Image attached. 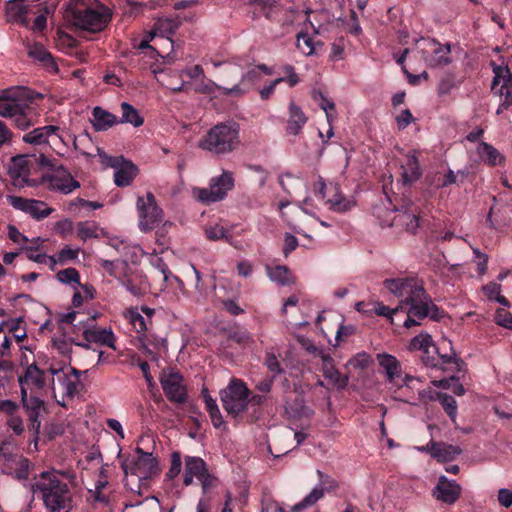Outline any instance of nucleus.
<instances>
[{
	"mask_svg": "<svg viewBox=\"0 0 512 512\" xmlns=\"http://www.w3.org/2000/svg\"><path fill=\"white\" fill-rule=\"evenodd\" d=\"M23 141L33 145L47 144L52 153H41L36 159L37 164L45 169L40 183L50 190L64 191V165L55 157H61L64 147V140L61 128L55 125H47L26 133Z\"/></svg>",
	"mask_w": 512,
	"mask_h": 512,
	"instance_id": "nucleus-1",
	"label": "nucleus"
},
{
	"mask_svg": "<svg viewBox=\"0 0 512 512\" xmlns=\"http://www.w3.org/2000/svg\"><path fill=\"white\" fill-rule=\"evenodd\" d=\"M384 286L400 299L398 306L407 315L403 323L406 328L419 325L418 320L427 316L436 318L438 308L418 279L413 277L386 279Z\"/></svg>",
	"mask_w": 512,
	"mask_h": 512,
	"instance_id": "nucleus-2",
	"label": "nucleus"
},
{
	"mask_svg": "<svg viewBox=\"0 0 512 512\" xmlns=\"http://www.w3.org/2000/svg\"><path fill=\"white\" fill-rule=\"evenodd\" d=\"M97 316V312H66V325H71L69 331L66 329V334H70V342L86 349L90 348V343H96L115 350V336L112 329L101 328L95 325L94 322Z\"/></svg>",
	"mask_w": 512,
	"mask_h": 512,
	"instance_id": "nucleus-3",
	"label": "nucleus"
},
{
	"mask_svg": "<svg viewBox=\"0 0 512 512\" xmlns=\"http://www.w3.org/2000/svg\"><path fill=\"white\" fill-rule=\"evenodd\" d=\"M36 98H42V94L36 93L26 87H10L0 91V116L10 118L21 130L32 126L37 119V113L33 107Z\"/></svg>",
	"mask_w": 512,
	"mask_h": 512,
	"instance_id": "nucleus-4",
	"label": "nucleus"
},
{
	"mask_svg": "<svg viewBox=\"0 0 512 512\" xmlns=\"http://www.w3.org/2000/svg\"><path fill=\"white\" fill-rule=\"evenodd\" d=\"M112 11L98 0L66 1V21L76 28L97 33L111 21Z\"/></svg>",
	"mask_w": 512,
	"mask_h": 512,
	"instance_id": "nucleus-5",
	"label": "nucleus"
},
{
	"mask_svg": "<svg viewBox=\"0 0 512 512\" xmlns=\"http://www.w3.org/2000/svg\"><path fill=\"white\" fill-rule=\"evenodd\" d=\"M240 145L239 127L235 123H219L200 139L198 147L214 155L233 152Z\"/></svg>",
	"mask_w": 512,
	"mask_h": 512,
	"instance_id": "nucleus-6",
	"label": "nucleus"
},
{
	"mask_svg": "<svg viewBox=\"0 0 512 512\" xmlns=\"http://www.w3.org/2000/svg\"><path fill=\"white\" fill-rule=\"evenodd\" d=\"M61 472H42L39 480L32 485L33 493H40L49 512H61L64 508V488L58 475Z\"/></svg>",
	"mask_w": 512,
	"mask_h": 512,
	"instance_id": "nucleus-7",
	"label": "nucleus"
},
{
	"mask_svg": "<svg viewBox=\"0 0 512 512\" xmlns=\"http://www.w3.org/2000/svg\"><path fill=\"white\" fill-rule=\"evenodd\" d=\"M422 362L431 369H440L443 372H459L462 361L451 348V342L443 339L438 346L422 353Z\"/></svg>",
	"mask_w": 512,
	"mask_h": 512,
	"instance_id": "nucleus-8",
	"label": "nucleus"
},
{
	"mask_svg": "<svg viewBox=\"0 0 512 512\" xmlns=\"http://www.w3.org/2000/svg\"><path fill=\"white\" fill-rule=\"evenodd\" d=\"M250 390L240 379H232L228 386L220 391V400L224 410L232 417H238L249 403Z\"/></svg>",
	"mask_w": 512,
	"mask_h": 512,
	"instance_id": "nucleus-9",
	"label": "nucleus"
},
{
	"mask_svg": "<svg viewBox=\"0 0 512 512\" xmlns=\"http://www.w3.org/2000/svg\"><path fill=\"white\" fill-rule=\"evenodd\" d=\"M96 151L103 167H111L114 169V183L116 186L127 187L131 185L138 174V168L136 165L125 159L123 156H110L99 147L96 148Z\"/></svg>",
	"mask_w": 512,
	"mask_h": 512,
	"instance_id": "nucleus-10",
	"label": "nucleus"
},
{
	"mask_svg": "<svg viewBox=\"0 0 512 512\" xmlns=\"http://www.w3.org/2000/svg\"><path fill=\"white\" fill-rule=\"evenodd\" d=\"M66 287L72 292L69 311H83L81 307L95 297V288L88 282L81 283L75 268H66Z\"/></svg>",
	"mask_w": 512,
	"mask_h": 512,
	"instance_id": "nucleus-11",
	"label": "nucleus"
},
{
	"mask_svg": "<svg viewBox=\"0 0 512 512\" xmlns=\"http://www.w3.org/2000/svg\"><path fill=\"white\" fill-rule=\"evenodd\" d=\"M233 187V174L228 171H223L220 176L211 179L209 188L195 189L194 195L203 203L217 202L224 199L227 192Z\"/></svg>",
	"mask_w": 512,
	"mask_h": 512,
	"instance_id": "nucleus-12",
	"label": "nucleus"
},
{
	"mask_svg": "<svg viewBox=\"0 0 512 512\" xmlns=\"http://www.w3.org/2000/svg\"><path fill=\"white\" fill-rule=\"evenodd\" d=\"M494 78L491 89L500 97L499 108L496 113L512 106V74L507 66H494Z\"/></svg>",
	"mask_w": 512,
	"mask_h": 512,
	"instance_id": "nucleus-13",
	"label": "nucleus"
},
{
	"mask_svg": "<svg viewBox=\"0 0 512 512\" xmlns=\"http://www.w3.org/2000/svg\"><path fill=\"white\" fill-rule=\"evenodd\" d=\"M137 210L139 214V228L143 232L152 230L162 219V210L156 203L155 196L148 192L145 197H138Z\"/></svg>",
	"mask_w": 512,
	"mask_h": 512,
	"instance_id": "nucleus-14",
	"label": "nucleus"
},
{
	"mask_svg": "<svg viewBox=\"0 0 512 512\" xmlns=\"http://www.w3.org/2000/svg\"><path fill=\"white\" fill-rule=\"evenodd\" d=\"M194 478L200 481L203 493H206L213 486L215 480V478L208 473L203 459L195 456H187L185 458L184 485H191Z\"/></svg>",
	"mask_w": 512,
	"mask_h": 512,
	"instance_id": "nucleus-15",
	"label": "nucleus"
},
{
	"mask_svg": "<svg viewBox=\"0 0 512 512\" xmlns=\"http://www.w3.org/2000/svg\"><path fill=\"white\" fill-rule=\"evenodd\" d=\"M421 52L430 67H442L451 63L450 44H441L435 39L422 38Z\"/></svg>",
	"mask_w": 512,
	"mask_h": 512,
	"instance_id": "nucleus-16",
	"label": "nucleus"
},
{
	"mask_svg": "<svg viewBox=\"0 0 512 512\" xmlns=\"http://www.w3.org/2000/svg\"><path fill=\"white\" fill-rule=\"evenodd\" d=\"M395 216L391 226L403 227L406 231L414 233L419 227L420 211L411 200L403 199L402 203L395 207Z\"/></svg>",
	"mask_w": 512,
	"mask_h": 512,
	"instance_id": "nucleus-17",
	"label": "nucleus"
},
{
	"mask_svg": "<svg viewBox=\"0 0 512 512\" xmlns=\"http://www.w3.org/2000/svg\"><path fill=\"white\" fill-rule=\"evenodd\" d=\"M317 475L319 483L299 503L292 506V512H298L313 506L324 496L325 492L333 491L338 487L337 482L321 470H317Z\"/></svg>",
	"mask_w": 512,
	"mask_h": 512,
	"instance_id": "nucleus-18",
	"label": "nucleus"
},
{
	"mask_svg": "<svg viewBox=\"0 0 512 512\" xmlns=\"http://www.w3.org/2000/svg\"><path fill=\"white\" fill-rule=\"evenodd\" d=\"M160 384L169 401L182 404L187 400V390L181 374L164 372L160 377Z\"/></svg>",
	"mask_w": 512,
	"mask_h": 512,
	"instance_id": "nucleus-19",
	"label": "nucleus"
},
{
	"mask_svg": "<svg viewBox=\"0 0 512 512\" xmlns=\"http://www.w3.org/2000/svg\"><path fill=\"white\" fill-rule=\"evenodd\" d=\"M7 201L16 210L25 212L36 220L44 219L52 212V209L40 200L27 199L20 196H8Z\"/></svg>",
	"mask_w": 512,
	"mask_h": 512,
	"instance_id": "nucleus-20",
	"label": "nucleus"
},
{
	"mask_svg": "<svg viewBox=\"0 0 512 512\" xmlns=\"http://www.w3.org/2000/svg\"><path fill=\"white\" fill-rule=\"evenodd\" d=\"M8 174L13 186L17 188L36 186V182L29 178V166L25 156H17L12 159Z\"/></svg>",
	"mask_w": 512,
	"mask_h": 512,
	"instance_id": "nucleus-21",
	"label": "nucleus"
},
{
	"mask_svg": "<svg viewBox=\"0 0 512 512\" xmlns=\"http://www.w3.org/2000/svg\"><path fill=\"white\" fill-rule=\"evenodd\" d=\"M19 385L21 394L39 393L45 385L44 372L35 363L28 365L24 374L19 377Z\"/></svg>",
	"mask_w": 512,
	"mask_h": 512,
	"instance_id": "nucleus-22",
	"label": "nucleus"
},
{
	"mask_svg": "<svg viewBox=\"0 0 512 512\" xmlns=\"http://www.w3.org/2000/svg\"><path fill=\"white\" fill-rule=\"evenodd\" d=\"M21 400L26 409L30 421L29 429L35 434H39L41 421L39 419L44 410V403L38 397V393L21 394Z\"/></svg>",
	"mask_w": 512,
	"mask_h": 512,
	"instance_id": "nucleus-23",
	"label": "nucleus"
},
{
	"mask_svg": "<svg viewBox=\"0 0 512 512\" xmlns=\"http://www.w3.org/2000/svg\"><path fill=\"white\" fill-rule=\"evenodd\" d=\"M137 453H139V456L130 469L131 473L140 480H146L156 475L158 473V461L153 454L144 452L140 448H137Z\"/></svg>",
	"mask_w": 512,
	"mask_h": 512,
	"instance_id": "nucleus-24",
	"label": "nucleus"
},
{
	"mask_svg": "<svg viewBox=\"0 0 512 512\" xmlns=\"http://www.w3.org/2000/svg\"><path fill=\"white\" fill-rule=\"evenodd\" d=\"M461 491V486L455 480H449L442 475L433 490V496L445 504L452 505L459 499Z\"/></svg>",
	"mask_w": 512,
	"mask_h": 512,
	"instance_id": "nucleus-25",
	"label": "nucleus"
},
{
	"mask_svg": "<svg viewBox=\"0 0 512 512\" xmlns=\"http://www.w3.org/2000/svg\"><path fill=\"white\" fill-rule=\"evenodd\" d=\"M322 373L326 380L338 390H343L347 387L349 382L348 375L341 374L335 367L334 360L330 355H322Z\"/></svg>",
	"mask_w": 512,
	"mask_h": 512,
	"instance_id": "nucleus-26",
	"label": "nucleus"
},
{
	"mask_svg": "<svg viewBox=\"0 0 512 512\" xmlns=\"http://www.w3.org/2000/svg\"><path fill=\"white\" fill-rule=\"evenodd\" d=\"M118 281L134 296H139L143 292L145 279L137 269L129 264L128 268L121 273Z\"/></svg>",
	"mask_w": 512,
	"mask_h": 512,
	"instance_id": "nucleus-27",
	"label": "nucleus"
},
{
	"mask_svg": "<svg viewBox=\"0 0 512 512\" xmlns=\"http://www.w3.org/2000/svg\"><path fill=\"white\" fill-rule=\"evenodd\" d=\"M377 362L384 372L387 382L394 384L401 379V364L395 356L387 353L378 354Z\"/></svg>",
	"mask_w": 512,
	"mask_h": 512,
	"instance_id": "nucleus-28",
	"label": "nucleus"
},
{
	"mask_svg": "<svg viewBox=\"0 0 512 512\" xmlns=\"http://www.w3.org/2000/svg\"><path fill=\"white\" fill-rule=\"evenodd\" d=\"M28 55L33 60L40 62L49 73L57 74L59 72L54 58L42 44L34 43L30 45Z\"/></svg>",
	"mask_w": 512,
	"mask_h": 512,
	"instance_id": "nucleus-29",
	"label": "nucleus"
},
{
	"mask_svg": "<svg viewBox=\"0 0 512 512\" xmlns=\"http://www.w3.org/2000/svg\"><path fill=\"white\" fill-rule=\"evenodd\" d=\"M86 375L87 370L80 371L71 367L70 373L66 375V396H80L86 391Z\"/></svg>",
	"mask_w": 512,
	"mask_h": 512,
	"instance_id": "nucleus-30",
	"label": "nucleus"
},
{
	"mask_svg": "<svg viewBox=\"0 0 512 512\" xmlns=\"http://www.w3.org/2000/svg\"><path fill=\"white\" fill-rule=\"evenodd\" d=\"M289 117L287 121L286 131L290 135H297L300 133L304 125L307 123V116L302 109L297 106L293 101L290 102L288 107Z\"/></svg>",
	"mask_w": 512,
	"mask_h": 512,
	"instance_id": "nucleus-31",
	"label": "nucleus"
},
{
	"mask_svg": "<svg viewBox=\"0 0 512 512\" xmlns=\"http://www.w3.org/2000/svg\"><path fill=\"white\" fill-rule=\"evenodd\" d=\"M285 412L291 420H309L313 410L306 406L302 397H296L285 405Z\"/></svg>",
	"mask_w": 512,
	"mask_h": 512,
	"instance_id": "nucleus-32",
	"label": "nucleus"
},
{
	"mask_svg": "<svg viewBox=\"0 0 512 512\" xmlns=\"http://www.w3.org/2000/svg\"><path fill=\"white\" fill-rule=\"evenodd\" d=\"M421 177V169L416 156H407L401 165V181L404 186L411 185Z\"/></svg>",
	"mask_w": 512,
	"mask_h": 512,
	"instance_id": "nucleus-33",
	"label": "nucleus"
},
{
	"mask_svg": "<svg viewBox=\"0 0 512 512\" xmlns=\"http://www.w3.org/2000/svg\"><path fill=\"white\" fill-rule=\"evenodd\" d=\"M91 123L96 131H106L118 123L117 117L100 106L92 111Z\"/></svg>",
	"mask_w": 512,
	"mask_h": 512,
	"instance_id": "nucleus-34",
	"label": "nucleus"
},
{
	"mask_svg": "<svg viewBox=\"0 0 512 512\" xmlns=\"http://www.w3.org/2000/svg\"><path fill=\"white\" fill-rule=\"evenodd\" d=\"M426 450L429 451L433 457L443 462L453 460L461 453V449L456 446L433 441L427 445Z\"/></svg>",
	"mask_w": 512,
	"mask_h": 512,
	"instance_id": "nucleus-35",
	"label": "nucleus"
},
{
	"mask_svg": "<svg viewBox=\"0 0 512 512\" xmlns=\"http://www.w3.org/2000/svg\"><path fill=\"white\" fill-rule=\"evenodd\" d=\"M6 16L9 22H15L24 26L28 25L27 14L28 6L17 2V0H9L6 4Z\"/></svg>",
	"mask_w": 512,
	"mask_h": 512,
	"instance_id": "nucleus-36",
	"label": "nucleus"
},
{
	"mask_svg": "<svg viewBox=\"0 0 512 512\" xmlns=\"http://www.w3.org/2000/svg\"><path fill=\"white\" fill-rule=\"evenodd\" d=\"M476 150L481 160L490 166L501 165L505 160V157L487 142H480Z\"/></svg>",
	"mask_w": 512,
	"mask_h": 512,
	"instance_id": "nucleus-37",
	"label": "nucleus"
},
{
	"mask_svg": "<svg viewBox=\"0 0 512 512\" xmlns=\"http://www.w3.org/2000/svg\"><path fill=\"white\" fill-rule=\"evenodd\" d=\"M216 90H221L224 95H235L241 96L246 93V89L240 87V84H236L231 88H225L219 86L213 81H208L207 83L200 84L196 87V91L201 94H213Z\"/></svg>",
	"mask_w": 512,
	"mask_h": 512,
	"instance_id": "nucleus-38",
	"label": "nucleus"
},
{
	"mask_svg": "<svg viewBox=\"0 0 512 512\" xmlns=\"http://www.w3.org/2000/svg\"><path fill=\"white\" fill-rule=\"evenodd\" d=\"M103 205L96 201H87L83 198L72 200L67 207L70 214L74 216H84L85 212H90L101 208Z\"/></svg>",
	"mask_w": 512,
	"mask_h": 512,
	"instance_id": "nucleus-39",
	"label": "nucleus"
},
{
	"mask_svg": "<svg viewBox=\"0 0 512 512\" xmlns=\"http://www.w3.org/2000/svg\"><path fill=\"white\" fill-rule=\"evenodd\" d=\"M331 188L334 191V195L327 200L330 205V209L337 212H346L355 205L354 200L346 198L339 192L338 186H333Z\"/></svg>",
	"mask_w": 512,
	"mask_h": 512,
	"instance_id": "nucleus-40",
	"label": "nucleus"
},
{
	"mask_svg": "<svg viewBox=\"0 0 512 512\" xmlns=\"http://www.w3.org/2000/svg\"><path fill=\"white\" fill-rule=\"evenodd\" d=\"M266 270H267V275L272 282H275L282 286L289 285V284L293 283V279L290 274V271L288 270V268L286 266H281V265H278L275 267L267 266Z\"/></svg>",
	"mask_w": 512,
	"mask_h": 512,
	"instance_id": "nucleus-41",
	"label": "nucleus"
},
{
	"mask_svg": "<svg viewBox=\"0 0 512 512\" xmlns=\"http://www.w3.org/2000/svg\"><path fill=\"white\" fill-rule=\"evenodd\" d=\"M121 109L122 116L120 120H118V123H129L134 127H140L143 124V118L140 116L138 110L131 104L123 102L121 104Z\"/></svg>",
	"mask_w": 512,
	"mask_h": 512,
	"instance_id": "nucleus-42",
	"label": "nucleus"
},
{
	"mask_svg": "<svg viewBox=\"0 0 512 512\" xmlns=\"http://www.w3.org/2000/svg\"><path fill=\"white\" fill-rule=\"evenodd\" d=\"M98 263L106 273L117 280L119 279L121 273L128 268V262L126 260L117 259L110 261L106 259H99Z\"/></svg>",
	"mask_w": 512,
	"mask_h": 512,
	"instance_id": "nucleus-43",
	"label": "nucleus"
},
{
	"mask_svg": "<svg viewBox=\"0 0 512 512\" xmlns=\"http://www.w3.org/2000/svg\"><path fill=\"white\" fill-rule=\"evenodd\" d=\"M436 397L439 400V402L441 403L445 412L451 418V420L455 421L456 416H457L458 407H457V402L454 399V397H452L449 394L442 393V392H437Z\"/></svg>",
	"mask_w": 512,
	"mask_h": 512,
	"instance_id": "nucleus-44",
	"label": "nucleus"
},
{
	"mask_svg": "<svg viewBox=\"0 0 512 512\" xmlns=\"http://www.w3.org/2000/svg\"><path fill=\"white\" fill-rule=\"evenodd\" d=\"M435 345L433 344L432 338L429 334L421 333L410 341L409 349L410 350H419L422 353H427L429 349H433Z\"/></svg>",
	"mask_w": 512,
	"mask_h": 512,
	"instance_id": "nucleus-45",
	"label": "nucleus"
},
{
	"mask_svg": "<svg viewBox=\"0 0 512 512\" xmlns=\"http://www.w3.org/2000/svg\"><path fill=\"white\" fill-rule=\"evenodd\" d=\"M76 230L78 237L85 241L97 237L98 224L94 221L78 222Z\"/></svg>",
	"mask_w": 512,
	"mask_h": 512,
	"instance_id": "nucleus-46",
	"label": "nucleus"
},
{
	"mask_svg": "<svg viewBox=\"0 0 512 512\" xmlns=\"http://www.w3.org/2000/svg\"><path fill=\"white\" fill-rule=\"evenodd\" d=\"M459 85L460 80H458L454 74L447 73L440 79L438 85V94L441 96L448 95L451 93L453 89L457 88Z\"/></svg>",
	"mask_w": 512,
	"mask_h": 512,
	"instance_id": "nucleus-47",
	"label": "nucleus"
},
{
	"mask_svg": "<svg viewBox=\"0 0 512 512\" xmlns=\"http://www.w3.org/2000/svg\"><path fill=\"white\" fill-rule=\"evenodd\" d=\"M102 457L101 453L98 449L92 448L85 456L84 459L78 460V466L82 469H89L92 467H97L101 464Z\"/></svg>",
	"mask_w": 512,
	"mask_h": 512,
	"instance_id": "nucleus-48",
	"label": "nucleus"
},
{
	"mask_svg": "<svg viewBox=\"0 0 512 512\" xmlns=\"http://www.w3.org/2000/svg\"><path fill=\"white\" fill-rule=\"evenodd\" d=\"M297 48L306 56H310L315 53V45L313 39L308 33H299L297 35Z\"/></svg>",
	"mask_w": 512,
	"mask_h": 512,
	"instance_id": "nucleus-49",
	"label": "nucleus"
},
{
	"mask_svg": "<svg viewBox=\"0 0 512 512\" xmlns=\"http://www.w3.org/2000/svg\"><path fill=\"white\" fill-rule=\"evenodd\" d=\"M205 234H206V237L212 241H217V240H222V239H224L228 242L230 241L228 231L221 225H214V226L207 227L205 229Z\"/></svg>",
	"mask_w": 512,
	"mask_h": 512,
	"instance_id": "nucleus-50",
	"label": "nucleus"
},
{
	"mask_svg": "<svg viewBox=\"0 0 512 512\" xmlns=\"http://www.w3.org/2000/svg\"><path fill=\"white\" fill-rule=\"evenodd\" d=\"M182 469V461L181 454L178 451H174L171 454V464L168 472L166 473V477L169 479H174L177 477Z\"/></svg>",
	"mask_w": 512,
	"mask_h": 512,
	"instance_id": "nucleus-51",
	"label": "nucleus"
},
{
	"mask_svg": "<svg viewBox=\"0 0 512 512\" xmlns=\"http://www.w3.org/2000/svg\"><path fill=\"white\" fill-rule=\"evenodd\" d=\"M129 320L133 328L138 332H144L147 330V323L144 316H142L137 310H131L129 312Z\"/></svg>",
	"mask_w": 512,
	"mask_h": 512,
	"instance_id": "nucleus-52",
	"label": "nucleus"
},
{
	"mask_svg": "<svg viewBox=\"0 0 512 512\" xmlns=\"http://www.w3.org/2000/svg\"><path fill=\"white\" fill-rule=\"evenodd\" d=\"M371 310L374 311L379 316H385L391 319L393 315L403 311L401 308H399V306L395 308H390L381 302H375L373 304V309Z\"/></svg>",
	"mask_w": 512,
	"mask_h": 512,
	"instance_id": "nucleus-53",
	"label": "nucleus"
},
{
	"mask_svg": "<svg viewBox=\"0 0 512 512\" xmlns=\"http://www.w3.org/2000/svg\"><path fill=\"white\" fill-rule=\"evenodd\" d=\"M495 322L506 329H512V314L506 309L500 308L496 311Z\"/></svg>",
	"mask_w": 512,
	"mask_h": 512,
	"instance_id": "nucleus-54",
	"label": "nucleus"
},
{
	"mask_svg": "<svg viewBox=\"0 0 512 512\" xmlns=\"http://www.w3.org/2000/svg\"><path fill=\"white\" fill-rule=\"evenodd\" d=\"M87 421L79 420L71 431L72 440L76 443H84L85 432H87Z\"/></svg>",
	"mask_w": 512,
	"mask_h": 512,
	"instance_id": "nucleus-55",
	"label": "nucleus"
},
{
	"mask_svg": "<svg viewBox=\"0 0 512 512\" xmlns=\"http://www.w3.org/2000/svg\"><path fill=\"white\" fill-rule=\"evenodd\" d=\"M397 126L400 130L405 129L410 123L414 121V117L409 109L401 111L395 118Z\"/></svg>",
	"mask_w": 512,
	"mask_h": 512,
	"instance_id": "nucleus-56",
	"label": "nucleus"
},
{
	"mask_svg": "<svg viewBox=\"0 0 512 512\" xmlns=\"http://www.w3.org/2000/svg\"><path fill=\"white\" fill-rule=\"evenodd\" d=\"M265 364L268 370L274 374H281L283 372L280 362L278 361L277 357L272 353L267 354Z\"/></svg>",
	"mask_w": 512,
	"mask_h": 512,
	"instance_id": "nucleus-57",
	"label": "nucleus"
},
{
	"mask_svg": "<svg viewBox=\"0 0 512 512\" xmlns=\"http://www.w3.org/2000/svg\"><path fill=\"white\" fill-rule=\"evenodd\" d=\"M260 80V74L257 70L252 69L249 70L247 73L243 74L241 78V84L243 85V89H246V92L249 90V87H246L247 83H250L253 85L254 83L258 82ZM242 88V86L240 85Z\"/></svg>",
	"mask_w": 512,
	"mask_h": 512,
	"instance_id": "nucleus-58",
	"label": "nucleus"
},
{
	"mask_svg": "<svg viewBox=\"0 0 512 512\" xmlns=\"http://www.w3.org/2000/svg\"><path fill=\"white\" fill-rule=\"evenodd\" d=\"M498 501L501 506L509 508L512 506V490L501 488L498 491Z\"/></svg>",
	"mask_w": 512,
	"mask_h": 512,
	"instance_id": "nucleus-59",
	"label": "nucleus"
},
{
	"mask_svg": "<svg viewBox=\"0 0 512 512\" xmlns=\"http://www.w3.org/2000/svg\"><path fill=\"white\" fill-rule=\"evenodd\" d=\"M209 413V416L211 418L212 424L215 428L219 429L222 426H224L223 417L221 415V412L217 406H214L213 408H210L207 410Z\"/></svg>",
	"mask_w": 512,
	"mask_h": 512,
	"instance_id": "nucleus-60",
	"label": "nucleus"
},
{
	"mask_svg": "<svg viewBox=\"0 0 512 512\" xmlns=\"http://www.w3.org/2000/svg\"><path fill=\"white\" fill-rule=\"evenodd\" d=\"M467 173L465 171H458L455 173L453 170H449L445 176V180L442 186L452 185L458 182V178L460 177L461 181L466 177Z\"/></svg>",
	"mask_w": 512,
	"mask_h": 512,
	"instance_id": "nucleus-61",
	"label": "nucleus"
},
{
	"mask_svg": "<svg viewBox=\"0 0 512 512\" xmlns=\"http://www.w3.org/2000/svg\"><path fill=\"white\" fill-rule=\"evenodd\" d=\"M7 425L16 435H20L24 431L23 421L18 416H10L7 421Z\"/></svg>",
	"mask_w": 512,
	"mask_h": 512,
	"instance_id": "nucleus-62",
	"label": "nucleus"
},
{
	"mask_svg": "<svg viewBox=\"0 0 512 512\" xmlns=\"http://www.w3.org/2000/svg\"><path fill=\"white\" fill-rule=\"evenodd\" d=\"M485 295L491 300L501 293V285L496 282H490L483 287Z\"/></svg>",
	"mask_w": 512,
	"mask_h": 512,
	"instance_id": "nucleus-63",
	"label": "nucleus"
},
{
	"mask_svg": "<svg viewBox=\"0 0 512 512\" xmlns=\"http://www.w3.org/2000/svg\"><path fill=\"white\" fill-rule=\"evenodd\" d=\"M370 357L366 353L358 354L355 358L350 361V364L354 368L364 369L368 366Z\"/></svg>",
	"mask_w": 512,
	"mask_h": 512,
	"instance_id": "nucleus-64",
	"label": "nucleus"
}]
</instances>
